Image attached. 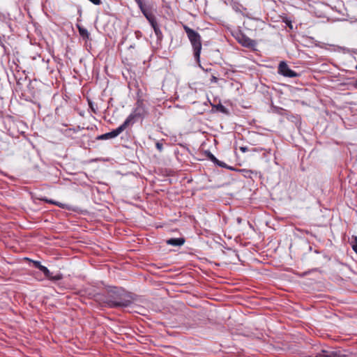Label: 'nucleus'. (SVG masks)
Segmentation results:
<instances>
[{
    "instance_id": "obj_20",
    "label": "nucleus",
    "mask_w": 357,
    "mask_h": 357,
    "mask_svg": "<svg viewBox=\"0 0 357 357\" xmlns=\"http://www.w3.org/2000/svg\"><path fill=\"white\" fill-rule=\"evenodd\" d=\"M240 150L243 152V153H245L246 151H248V148L247 146H241L240 147Z\"/></svg>"
},
{
    "instance_id": "obj_23",
    "label": "nucleus",
    "mask_w": 357,
    "mask_h": 357,
    "mask_svg": "<svg viewBox=\"0 0 357 357\" xmlns=\"http://www.w3.org/2000/svg\"><path fill=\"white\" fill-rule=\"evenodd\" d=\"M352 248H353L354 251L357 254V244L356 243L353 245Z\"/></svg>"
},
{
    "instance_id": "obj_2",
    "label": "nucleus",
    "mask_w": 357,
    "mask_h": 357,
    "mask_svg": "<svg viewBox=\"0 0 357 357\" xmlns=\"http://www.w3.org/2000/svg\"><path fill=\"white\" fill-rule=\"evenodd\" d=\"M142 115L141 110L136 108L125 120V121L116 129L111 132L99 135L97 139L105 140L112 138H115L123 132L128 127L134 124L136 120Z\"/></svg>"
},
{
    "instance_id": "obj_6",
    "label": "nucleus",
    "mask_w": 357,
    "mask_h": 357,
    "mask_svg": "<svg viewBox=\"0 0 357 357\" xmlns=\"http://www.w3.org/2000/svg\"><path fill=\"white\" fill-rule=\"evenodd\" d=\"M41 271L44 276L52 282H56L61 280L63 278V275L61 273L57 271L56 273L51 272L50 269H39Z\"/></svg>"
},
{
    "instance_id": "obj_1",
    "label": "nucleus",
    "mask_w": 357,
    "mask_h": 357,
    "mask_svg": "<svg viewBox=\"0 0 357 357\" xmlns=\"http://www.w3.org/2000/svg\"><path fill=\"white\" fill-rule=\"evenodd\" d=\"M105 294L100 301L109 307H126L132 303V296L121 287L107 286L105 287Z\"/></svg>"
},
{
    "instance_id": "obj_29",
    "label": "nucleus",
    "mask_w": 357,
    "mask_h": 357,
    "mask_svg": "<svg viewBox=\"0 0 357 357\" xmlns=\"http://www.w3.org/2000/svg\"><path fill=\"white\" fill-rule=\"evenodd\" d=\"M238 222H241V219H240V218H238Z\"/></svg>"
},
{
    "instance_id": "obj_15",
    "label": "nucleus",
    "mask_w": 357,
    "mask_h": 357,
    "mask_svg": "<svg viewBox=\"0 0 357 357\" xmlns=\"http://www.w3.org/2000/svg\"><path fill=\"white\" fill-rule=\"evenodd\" d=\"M41 200L45 201L47 203H50V204H52L54 205L58 206H59L61 208H64L63 207L64 205L63 204L60 203V202H55V201H53V200H51V199H47L46 198H43V199H41Z\"/></svg>"
},
{
    "instance_id": "obj_18",
    "label": "nucleus",
    "mask_w": 357,
    "mask_h": 357,
    "mask_svg": "<svg viewBox=\"0 0 357 357\" xmlns=\"http://www.w3.org/2000/svg\"><path fill=\"white\" fill-rule=\"evenodd\" d=\"M350 243L351 245V247L353 246V245L356 243L357 244V236H352Z\"/></svg>"
},
{
    "instance_id": "obj_21",
    "label": "nucleus",
    "mask_w": 357,
    "mask_h": 357,
    "mask_svg": "<svg viewBox=\"0 0 357 357\" xmlns=\"http://www.w3.org/2000/svg\"><path fill=\"white\" fill-rule=\"evenodd\" d=\"M200 270H201V271H202L204 274H205V275H208V271H209V269H203V268H201Z\"/></svg>"
},
{
    "instance_id": "obj_16",
    "label": "nucleus",
    "mask_w": 357,
    "mask_h": 357,
    "mask_svg": "<svg viewBox=\"0 0 357 357\" xmlns=\"http://www.w3.org/2000/svg\"><path fill=\"white\" fill-rule=\"evenodd\" d=\"M315 270H316V269H310V270L307 271H305V272H303V273H298L297 271H294L293 273H294V274H295V275H299L300 277H305V276H306V275H308L311 274V273H312L314 271H315Z\"/></svg>"
},
{
    "instance_id": "obj_9",
    "label": "nucleus",
    "mask_w": 357,
    "mask_h": 357,
    "mask_svg": "<svg viewBox=\"0 0 357 357\" xmlns=\"http://www.w3.org/2000/svg\"><path fill=\"white\" fill-rule=\"evenodd\" d=\"M208 159L219 167L231 169L224 162L218 160L211 153L208 152L207 155Z\"/></svg>"
},
{
    "instance_id": "obj_10",
    "label": "nucleus",
    "mask_w": 357,
    "mask_h": 357,
    "mask_svg": "<svg viewBox=\"0 0 357 357\" xmlns=\"http://www.w3.org/2000/svg\"><path fill=\"white\" fill-rule=\"evenodd\" d=\"M238 40L245 47H251L254 44V41L252 40L244 35H241L240 37H238Z\"/></svg>"
},
{
    "instance_id": "obj_24",
    "label": "nucleus",
    "mask_w": 357,
    "mask_h": 357,
    "mask_svg": "<svg viewBox=\"0 0 357 357\" xmlns=\"http://www.w3.org/2000/svg\"><path fill=\"white\" fill-rule=\"evenodd\" d=\"M285 22L291 29L292 28V26H291V24L290 21H287Z\"/></svg>"
},
{
    "instance_id": "obj_5",
    "label": "nucleus",
    "mask_w": 357,
    "mask_h": 357,
    "mask_svg": "<svg viewBox=\"0 0 357 357\" xmlns=\"http://www.w3.org/2000/svg\"><path fill=\"white\" fill-rule=\"evenodd\" d=\"M278 71L279 74L287 77L292 78L298 76V73L290 69L284 61H281L279 63Z\"/></svg>"
},
{
    "instance_id": "obj_17",
    "label": "nucleus",
    "mask_w": 357,
    "mask_h": 357,
    "mask_svg": "<svg viewBox=\"0 0 357 357\" xmlns=\"http://www.w3.org/2000/svg\"><path fill=\"white\" fill-rule=\"evenodd\" d=\"M155 146H156V149L160 151V152H162V150H163V144L162 143L160 142H157L155 143Z\"/></svg>"
},
{
    "instance_id": "obj_28",
    "label": "nucleus",
    "mask_w": 357,
    "mask_h": 357,
    "mask_svg": "<svg viewBox=\"0 0 357 357\" xmlns=\"http://www.w3.org/2000/svg\"><path fill=\"white\" fill-rule=\"evenodd\" d=\"M17 85H20V82H19V81L17 82Z\"/></svg>"
},
{
    "instance_id": "obj_4",
    "label": "nucleus",
    "mask_w": 357,
    "mask_h": 357,
    "mask_svg": "<svg viewBox=\"0 0 357 357\" xmlns=\"http://www.w3.org/2000/svg\"><path fill=\"white\" fill-rule=\"evenodd\" d=\"M188 38L194 50V56L197 63H199L200 53L202 50V40L199 33L187 25L183 26Z\"/></svg>"
},
{
    "instance_id": "obj_14",
    "label": "nucleus",
    "mask_w": 357,
    "mask_h": 357,
    "mask_svg": "<svg viewBox=\"0 0 357 357\" xmlns=\"http://www.w3.org/2000/svg\"><path fill=\"white\" fill-rule=\"evenodd\" d=\"M217 111L220 112L225 114H229V110L222 104H218L215 106Z\"/></svg>"
},
{
    "instance_id": "obj_19",
    "label": "nucleus",
    "mask_w": 357,
    "mask_h": 357,
    "mask_svg": "<svg viewBox=\"0 0 357 357\" xmlns=\"http://www.w3.org/2000/svg\"><path fill=\"white\" fill-rule=\"evenodd\" d=\"M95 5H100L102 2L101 0H89Z\"/></svg>"
},
{
    "instance_id": "obj_26",
    "label": "nucleus",
    "mask_w": 357,
    "mask_h": 357,
    "mask_svg": "<svg viewBox=\"0 0 357 357\" xmlns=\"http://www.w3.org/2000/svg\"><path fill=\"white\" fill-rule=\"evenodd\" d=\"M131 48H135V45H130L129 49H131Z\"/></svg>"
},
{
    "instance_id": "obj_25",
    "label": "nucleus",
    "mask_w": 357,
    "mask_h": 357,
    "mask_svg": "<svg viewBox=\"0 0 357 357\" xmlns=\"http://www.w3.org/2000/svg\"><path fill=\"white\" fill-rule=\"evenodd\" d=\"M353 86L354 88L357 89V79L354 82V83L353 84Z\"/></svg>"
},
{
    "instance_id": "obj_12",
    "label": "nucleus",
    "mask_w": 357,
    "mask_h": 357,
    "mask_svg": "<svg viewBox=\"0 0 357 357\" xmlns=\"http://www.w3.org/2000/svg\"><path fill=\"white\" fill-rule=\"evenodd\" d=\"M78 30H79V35L84 39H88L89 38L90 34H89V31L86 29H84V28H83L82 26H78Z\"/></svg>"
},
{
    "instance_id": "obj_22",
    "label": "nucleus",
    "mask_w": 357,
    "mask_h": 357,
    "mask_svg": "<svg viewBox=\"0 0 357 357\" xmlns=\"http://www.w3.org/2000/svg\"><path fill=\"white\" fill-rule=\"evenodd\" d=\"M89 106H90V107H91V110H92L94 113H96V109H95V108H94V107H93V104H92L91 102H89Z\"/></svg>"
},
{
    "instance_id": "obj_11",
    "label": "nucleus",
    "mask_w": 357,
    "mask_h": 357,
    "mask_svg": "<svg viewBox=\"0 0 357 357\" xmlns=\"http://www.w3.org/2000/svg\"><path fill=\"white\" fill-rule=\"evenodd\" d=\"M166 242L172 246H181L184 244L185 239L183 238H169Z\"/></svg>"
},
{
    "instance_id": "obj_30",
    "label": "nucleus",
    "mask_w": 357,
    "mask_h": 357,
    "mask_svg": "<svg viewBox=\"0 0 357 357\" xmlns=\"http://www.w3.org/2000/svg\"><path fill=\"white\" fill-rule=\"evenodd\" d=\"M356 69L357 70V65L356 66Z\"/></svg>"
},
{
    "instance_id": "obj_13",
    "label": "nucleus",
    "mask_w": 357,
    "mask_h": 357,
    "mask_svg": "<svg viewBox=\"0 0 357 357\" xmlns=\"http://www.w3.org/2000/svg\"><path fill=\"white\" fill-rule=\"evenodd\" d=\"M10 277L8 273H4L3 269H0V283L9 280Z\"/></svg>"
},
{
    "instance_id": "obj_7",
    "label": "nucleus",
    "mask_w": 357,
    "mask_h": 357,
    "mask_svg": "<svg viewBox=\"0 0 357 357\" xmlns=\"http://www.w3.org/2000/svg\"><path fill=\"white\" fill-rule=\"evenodd\" d=\"M18 264L20 266H28L33 268H46L44 266L40 265L39 261L31 260L27 257L22 258L19 259Z\"/></svg>"
},
{
    "instance_id": "obj_3",
    "label": "nucleus",
    "mask_w": 357,
    "mask_h": 357,
    "mask_svg": "<svg viewBox=\"0 0 357 357\" xmlns=\"http://www.w3.org/2000/svg\"><path fill=\"white\" fill-rule=\"evenodd\" d=\"M137 3L139 8L141 12L144 15V16L146 18V20L150 23L151 26L154 30V33L157 37V40L161 41L162 39V33L160 31L158 24L156 21V18L155 15L151 12V6L149 3H145L142 1V0H135Z\"/></svg>"
},
{
    "instance_id": "obj_27",
    "label": "nucleus",
    "mask_w": 357,
    "mask_h": 357,
    "mask_svg": "<svg viewBox=\"0 0 357 357\" xmlns=\"http://www.w3.org/2000/svg\"><path fill=\"white\" fill-rule=\"evenodd\" d=\"M213 80H216V77H213Z\"/></svg>"
},
{
    "instance_id": "obj_8",
    "label": "nucleus",
    "mask_w": 357,
    "mask_h": 357,
    "mask_svg": "<svg viewBox=\"0 0 357 357\" xmlns=\"http://www.w3.org/2000/svg\"><path fill=\"white\" fill-rule=\"evenodd\" d=\"M309 357H340V354L337 351L321 349L315 356H309Z\"/></svg>"
}]
</instances>
